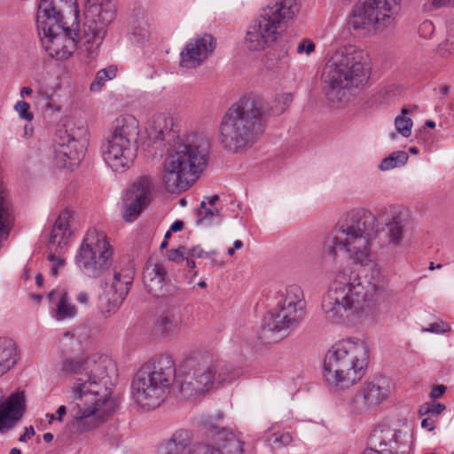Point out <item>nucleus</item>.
<instances>
[{
    "mask_svg": "<svg viewBox=\"0 0 454 454\" xmlns=\"http://www.w3.org/2000/svg\"><path fill=\"white\" fill-rule=\"evenodd\" d=\"M106 357L98 356L84 359L66 358L61 364L63 375L70 377L69 407L73 420L68 425L72 433H82L95 427V415L98 418L111 415L117 408V402L111 397V390L105 382L107 377Z\"/></svg>",
    "mask_w": 454,
    "mask_h": 454,
    "instance_id": "f257e3e1",
    "label": "nucleus"
},
{
    "mask_svg": "<svg viewBox=\"0 0 454 454\" xmlns=\"http://www.w3.org/2000/svg\"><path fill=\"white\" fill-rule=\"evenodd\" d=\"M292 93H282L270 106L255 96H245L231 106L222 118L219 140L232 153L250 147L262 132L266 118L283 114L293 102Z\"/></svg>",
    "mask_w": 454,
    "mask_h": 454,
    "instance_id": "f03ea898",
    "label": "nucleus"
},
{
    "mask_svg": "<svg viewBox=\"0 0 454 454\" xmlns=\"http://www.w3.org/2000/svg\"><path fill=\"white\" fill-rule=\"evenodd\" d=\"M386 287L381 269L373 265L364 278L357 274H339L330 285L322 301V311L326 321L346 324L371 307Z\"/></svg>",
    "mask_w": 454,
    "mask_h": 454,
    "instance_id": "7ed1b4c3",
    "label": "nucleus"
},
{
    "mask_svg": "<svg viewBox=\"0 0 454 454\" xmlns=\"http://www.w3.org/2000/svg\"><path fill=\"white\" fill-rule=\"evenodd\" d=\"M378 231V220L371 211L352 209L325 237L323 254L336 262L339 253H345L355 263L366 264Z\"/></svg>",
    "mask_w": 454,
    "mask_h": 454,
    "instance_id": "20e7f679",
    "label": "nucleus"
},
{
    "mask_svg": "<svg viewBox=\"0 0 454 454\" xmlns=\"http://www.w3.org/2000/svg\"><path fill=\"white\" fill-rule=\"evenodd\" d=\"M73 0H40L36 24L41 43L51 58L64 60L68 59L81 43V54L90 62L93 59L87 57L82 29H70L63 22V11Z\"/></svg>",
    "mask_w": 454,
    "mask_h": 454,
    "instance_id": "39448f33",
    "label": "nucleus"
},
{
    "mask_svg": "<svg viewBox=\"0 0 454 454\" xmlns=\"http://www.w3.org/2000/svg\"><path fill=\"white\" fill-rule=\"evenodd\" d=\"M209 143L199 135L187 136L168 149L163 163L162 183L168 192L190 188L207 164Z\"/></svg>",
    "mask_w": 454,
    "mask_h": 454,
    "instance_id": "423d86ee",
    "label": "nucleus"
},
{
    "mask_svg": "<svg viewBox=\"0 0 454 454\" xmlns=\"http://www.w3.org/2000/svg\"><path fill=\"white\" fill-rule=\"evenodd\" d=\"M367 53L353 44L339 48L326 62L322 74L323 90L328 101L344 104L352 90L366 82Z\"/></svg>",
    "mask_w": 454,
    "mask_h": 454,
    "instance_id": "0eeeda50",
    "label": "nucleus"
},
{
    "mask_svg": "<svg viewBox=\"0 0 454 454\" xmlns=\"http://www.w3.org/2000/svg\"><path fill=\"white\" fill-rule=\"evenodd\" d=\"M368 359V347L363 340L343 339L326 352L324 377L331 385L348 387L364 377Z\"/></svg>",
    "mask_w": 454,
    "mask_h": 454,
    "instance_id": "6e6552de",
    "label": "nucleus"
},
{
    "mask_svg": "<svg viewBox=\"0 0 454 454\" xmlns=\"http://www.w3.org/2000/svg\"><path fill=\"white\" fill-rule=\"evenodd\" d=\"M176 364L172 356L160 355L145 363L131 382V395L141 407H158L168 396L176 379Z\"/></svg>",
    "mask_w": 454,
    "mask_h": 454,
    "instance_id": "1a4fd4ad",
    "label": "nucleus"
},
{
    "mask_svg": "<svg viewBox=\"0 0 454 454\" xmlns=\"http://www.w3.org/2000/svg\"><path fill=\"white\" fill-rule=\"evenodd\" d=\"M190 371L180 381L179 391L185 399L203 395L231 383L239 372L230 368L225 362L201 354L186 361Z\"/></svg>",
    "mask_w": 454,
    "mask_h": 454,
    "instance_id": "9d476101",
    "label": "nucleus"
},
{
    "mask_svg": "<svg viewBox=\"0 0 454 454\" xmlns=\"http://www.w3.org/2000/svg\"><path fill=\"white\" fill-rule=\"evenodd\" d=\"M300 12V0H270L260 16L252 21L246 35L250 51H261L274 43L282 23L292 20Z\"/></svg>",
    "mask_w": 454,
    "mask_h": 454,
    "instance_id": "9b49d317",
    "label": "nucleus"
},
{
    "mask_svg": "<svg viewBox=\"0 0 454 454\" xmlns=\"http://www.w3.org/2000/svg\"><path fill=\"white\" fill-rule=\"evenodd\" d=\"M139 122L131 114L117 117L111 127V135L102 147L106 164L115 172H123L137 157Z\"/></svg>",
    "mask_w": 454,
    "mask_h": 454,
    "instance_id": "f8f14e48",
    "label": "nucleus"
},
{
    "mask_svg": "<svg viewBox=\"0 0 454 454\" xmlns=\"http://www.w3.org/2000/svg\"><path fill=\"white\" fill-rule=\"evenodd\" d=\"M400 0H363L348 16V25L361 34L380 33L391 27L398 13Z\"/></svg>",
    "mask_w": 454,
    "mask_h": 454,
    "instance_id": "ddd939ff",
    "label": "nucleus"
},
{
    "mask_svg": "<svg viewBox=\"0 0 454 454\" xmlns=\"http://www.w3.org/2000/svg\"><path fill=\"white\" fill-rule=\"evenodd\" d=\"M113 249L104 231L90 229L75 255V263L88 278L102 277L112 264Z\"/></svg>",
    "mask_w": 454,
    "mask_h": 454,
    "instance_id": "4468645a",
    "label": "nucleus"
},
{
    "mask_svg": "<svg viewBox=\"0 0 454 454\" xmlns=\"http://www.w3.org/2000/svg\"><path fill=\"white\" fill-rule=\"evenodd\" d=\"M117 12L116 0H85L83 38L89 43L87 57L96 59L106 35L107 27L114 21Z\"/></svg>",
    "mask_w": 454,
    "mask_h": 454,
    "instance_id": "2eb2a0df",
    "label": "nucleus"
},
{
    "mask_svg": "<svg viewBox=\"0 0 454 454\" xmlns=\"http://www.w3.org/2000/svg\"><path fill=\"white\" fill-rule=\"evenodd\" d=\"M306 309L277 306L275 312L264 317L260 339L265 342H275L287 335L305 318Z\"/></svg>",
    "mask_w": 454,
    "mask_h": 454,
    "instance_id": "dca6fc26",
    "label": "nucleus"
},
{
    "mask_svg": "<svg viewBox=\"0 0 454 454\" xmlns=\"http://www.w3.org/2000/svg\"><path fill=\"white\" fill-rule=\"evenodd\" d=\"M368 445V449H374L378 454H409L412 447V434L410 431L381 425L371 433Z\"/></svg>",
    "mask_w": 454,
    "mask_h": 454,
    "instance_id": "f3484780",
    "label": "nucleus"
},
{
    "mask_svg": "<svg viewBox=\"0 0 454 454\" xmlns=\"http://www.w3.org/2000/svg\"><path fill=\"white\" fill-rule=\"evenodd\" d=\"M153 187V178L142 176L128 189L123 198V219L131 223L141 214L151 199Z\"/></svg>",
    "mask_w": 454,
    "mask_h": 454,
    "instance_id": "a211bd4d",
    "label": "nucleus"
},
{
    "mask_svg": "<svg viewBox=\"0 0 454 454\" xmlns=\"http://www.w3.org/2000/svg\"><path fill=\"white\" fill-rule=\"evenodd\" d=\"M390 395V382L384 376L366 380L353 397V403L358 411L373 408L380 404Z\"/></svg>",
    "mask_w": 454,
    "mask_h": 454,
    "instance_id": "6ab92c4d",
    "label": "nucleus"
},
{
    "mask_svg": "<svg viewBox=\"0 0 454 454\" xmlns=\"http://www.w3.org/2000/svg\"><path fill=\"white\" fill-rule=\"evenodd\" d=\"M133 283V271L125 270L114 274L110 289L100 298L101 311L105 315L115 313L129 292Z\"/></svg>",
    "mask_w": 454,
    "mask_h": 454,
    "instance_id": "aec40b11",
    "label": "nucleus"
},
{
    "mask_svg": "<svg viewBox=\"0 0 454 454\" xmlns=\"http://www.w3.org/2000/svg\"><path fill=\"white\" fill-rule=\"evenodd\" d=\"M216 40L210 34L191 39L180 53V66L196 68L201 66L214 52Z\"/></svg>",
    "mask_w": 454,
    "mask_h": 454,
    "instance_id": "412c9836",
    "label": "nucleus"
},
{
    "mask_svg": "<svg viewBox=\"0 0 454 454\" xmlns=\"http://www.w3.org/2000/svg\"><path fill=\"white\" fill-rule=\"evenodd\" d=\"M48 299L52 305V317L57 321L70 320L77 316L78 309L72 302L66 289L52 290L49 293Z\"/></svg>",
    "mask_w": 454,
    "mask_h": 454,
    "instance_id": "4be33fe9",
    "label": "nucleus"
},
{
    "mask_svg": "<svg viewBox=\"0 0 454 454\" xmlns=\"http://www.w3.org/2000/svg\"><path fill=\"white\" fill-rule=\"evenodd\" d=\"M188 454H223L216 443L211 419L202 422L198 441L189 450Z\"/></svg>",
    "mask_w": 454,
    "mask_h": 454,
    "instance_id": "5701e85b",
    "label": "nucleus"
},
{
    "mask_svg": "<svg viewBox=\"0 0 454 454\" xmlns=\"http://www.w3.org/2000/svg\"><path fill=\"white\" fill-rule=\"evenodd\" d=\"M54 144L58 159L67 157L74 160H81L84 155L83 145L71 136L67 129H58Z\"/></svg>",
    "mask_w": 454,
    "mask_h": 454,
    "instance_id": "b1692460",
    "label": "nucleus"
},
{
    "mask_svg": "<svg viewBox=\"0 0 454 454\" xmlns=\"http://www.w3.org/2000/svg\"><path fill=\"white\" fill-rule=\"evenodd\" d=\"M167 271L161 263L148 262L143 271V282L147 292L153 297L161 295L166 286Z\"/></svg>",
    "mask_w": 454,
    "mask_h": 454,
    "instance_id": "393cba45",
    "label": "nucleus"
},
{
    "mask_svg": "<svg viewBox=\"0 0 454 454\" xmlns=\"http://www.w3.org/2000/svg\"><path fill=\"white\" fill-rule=\"evenodd\" d=\"M150 36V26L145 11L141 8L135 10L129 22V40L134 44L144 45L149 41Z\"/></svg>",
    "mask_w": 454,
    "mask_h": 454,
    "instance_id": "a878e982",
    "label": "nucleus"
},
{
    "mask_svg": "<svg viewBox=\"0 0 454 454\" xmlns=\"http://www.w3.org/2000/svg\"><path fill=\"white\" fill-rule=\"evenodd\" d=\"M214 434L217 446L223 454H243L244 442L240 434L214 423Z\"/></svg>",
    "mask_w": 454,
    "mask_h": 454,
    "instance_id": "bb28decb",
    "label": "nucleus"
},
{
    "mask_svg": "<svg viewBox=\"0 0 454 454\" xmlns=\"http://www.w3.org/2000/svg\"><path fill=\"white\" fill-rule=\"evenodd\" d=\"M72 218V212L69 209H64L56 220L50 237V244L55 245L62 249L66 247L71 236L69 229V221Z\"/></svg>",
    "mask_w": 454,
    "mask_h": 454,
    "instance_id": "cd10ccee",
    "label": "nucleus"
},
{
    "mask_svg": "<svg viewBox=\"0 0 454 454\" xmlns=\"http://www.w3.org/2000/svg\"><path fill=\"white\" fill-rule=\"evenodd\" d=\"M24 407L25 396L23 393H13L0 405V415L8 423L13 425L22 416Z\"/></svg>",
    "mask_w": 454,
    "mask_h": 454,
    "instance_id": "c85d7f7f",
    "label": "nucleus"
},
{
    "mask_svg": "<svg viewBox=\"0 0 454 454\" xmlns=\"http://www.w3.org/2000/svg\"><path fill=\"white\" fill-rule=\"evenodd\" d=\"M24 407L25 396L23 393H13L0 405V415L8 423L13 425L22 416Z\"/></svg>",
    "mask_w": 454,
    "mask_h": 454,
    "instance_id": "c756f323",
    "label": "nucleus"
},
{
    "mask_svg": "<svg viewBox=\"0 0 454 454\" xmlns=\"http://www.w3.org/2000/svg\"><path fill=\"white\" fill-rule=\"evenodd\" d=\"M172 127L173 121L171 118L163 114L155 115L153 120V125L148 132L149 137L153 143L169 142L175 137Z\"/></svg>",
    "mask_w": 454,
    "mask_h": 454,
    "instance_id": "7c9ffc66",
    "label": "nucleus"
},
{
    "mask_svg": "<svg viewBox=\"0 0 454 454\" xmlns=\"http://www.w3.org/2000/svg\"><path fill=\"white\" fill-rule=\"evenodd\" d=\"M277 306L291 307L306 309V301L303 290L298 285H289L284 291L278 293Z\"/></svg>",
    "mask_w": 454,
    "mask_h": 454,
    "instance_id": "2f4dec72",
    "label": "nucleus"
},
{
    "mask_svg": "<svg viewBox=\"0 0 454 454\" xmlns=\"http://www.w3.org/2000/svg\"><path fill=\"white\" fill-rule=\"evenodd\" d=\"M14 222L12 206L5 189L0 184V239H7Z\"/></svg>",
    "mask_w": 454,
    "mask_h": 454,
    "instance_id": "473e14b6",
    "label": "nucleus"
},
{
    "mask_svg": "<svg viewBox=\"0 0 454 454\" xmlns=\"http://www.w3.org/2000/svg\"><path fill=\"white\" fill-rule=\"evenodd\" d=\"M16 343L10 338L0 337V376L10 371L17 363Z\"/></svg>",
    "mask_w": 454,
    "mask_h": 454,
    "instance_id": "72a5a7b5",
    "label": "nucleus"
},
{
    "mask_svg": "<svg viewBox=\"0 0 454 454\" xmlns=\"http://www.w3.org/2000/svg\"><path fill=\"white\" fill-rule=\"evenodd\" d=\"M192 437L190 430H176L166 443V454H184L192 443Z\"/></svg>",
    "mask_w": 454,
    "mask_h": 454,
    "instance_id": "f704fd0d",
    "label": "nucleus"
},
{
    "mask_svg": "<svg viewBox=\"0 0 454 454\" xmlns=\"http://www.w3.org/2000/svg\"><path fill=\"white\" fill-rule=\"evenodd\" d=\"M178 309L172 308L162 312L156 321V328L162 333H169L177 329L178 326Z\"/></svg>",
    "mask_w": 454,
    "mask_h": 454,
    "instance_id": "c9c22d12",
    "label": "nucleus"
},
{
    "mask_svg": "<svg viewBox=\"0 0 454 454\" xmlns=\"http://www.w3.org/2000/svg\"><path fill=\"white\" fill-rule=\"evenodd\" d=\"M401 88L396 84H388L380 89L373 96L372 100L375 104L388 105L401 96Z\"/></svg>",
    "mask_w": 454,
    "mask_h": 454,
    "instance_id": "e433bc0d",
    "label": "nucleus"
},
{
    "mask_svg": "<svg viewBox=\"0 0 454 454\" xmlns=\"http://www.w3.org/2000/svg\"><path fill=\"white\" fill-rule=\"evenodd\" d=\"M387 235L390 242L399 244L403 237L405 222L401 215H395L386 224Z\"/></svg>",
    "mask_w": 454,
    "mask_h": 454,
    "instance_id": "4c0bfd02",
    "label": "nucleus"
},
{
    "mask_svg": "<svg viewBox=\"0 0 454 454\" xmlns=\"http://www.w3.org/2000/svg\"><path fill=\"white\" fill-rule=\"evenodd\" d=\"M116 74L117 68L114 65L98 70L96 74L95 79L90 83V90L93 92H99L105 86L106 82L114 79L116 76Z\"/></svg>",
    "mask_w": 454,
    "mask_h": 454,
    "instance_id": "58836bf2",
    "label": "nucleus"
},
{
    "mask_svg": "<svg viewBox=\"0 0 454 454\" xmlns=\"http://www.w3.org/2000/svg\"><path fill=\"white\" fill-rule=\"evenodd\" d=\"M409 159L408 153L404 151H396L392 153L389 156L383 159L380 163V169L387 171L395 168H399L406 164Z\"/></svg>",
    "mask_w": 454,
    "mask_h": 454,
    "instance_id": "ea45409f",
    "label": "nucleus"
},
{
    "mask_svg": "<svg viewBox=\"0 0 454 454\" xmlns=\"http://www.w3.org/2000/svg\"><path fill=\"white\" fill-rule=\"evenodd\" d=\"M222 221L217 208L197 209V223L212 225Z\"/></svg>",
    "mask_w": 454,
    "mask_h": 454,
    "instance_id": "a19ab883",
    "label": "nucleus"
},
{
    "mask_svg": "<svg viewBox=\"0 0 454 454\" xmlns=\"http://www.w3.org/2000/svg\"><path fill=\"white\" fill-rule=\"evenodd\" d=\"M446 409L444 404L436 403L434 402H427L419 406V416L423 418L425 416L433 417L437 420L438 416Z\"/></svg>",
    "mask_w": 454,
    "mask_h": 454,
    "instance_id": "79ce46f5",
    "label": "nucleus"
},
{
    "mask_svg": "<svg viewBox=\"0 0 454 454\" xmlns=\"http://www.w3.org/2000/svg\"><path fill=\"white\" fill-rule=\"evenodd\" d=\"M292 441V435L287 432H275L268 438L269 445L275 450L289 445Z\"/></svg>",
    "mask_w": 454,
    "mask_h": 454,
    "instance_id": "37998d69",
    "label": "nucleus"
},
{
    "mask_svg": "<svg viewBox=\"0 0 454 454\" xmlns=\"http://www.w3.org/2000/svg\"><path fill=\"white\" fill-rule=\"evenodd\" d=\"M413 121L411 118L398 115L395 119V127L399 134L404 137H409L411 134Z\"/></svg>",
    "mask_w": 454,
    "mask_h": 454,
    "instance_id": "c03bdc74",
    "label": "nucleus"
},
{
    "mask_svg": "<svg viewBox=\"0 0 454 454\" xmlns=\"http://www.w3.org/2000/svg\"><path fill=\"white\" fill-rule=\"evenodd\" d=\"M437 53L442 59H449L454 55V35H449L438 45Z\"/></svg>",
    "mask_w": 454,
    "mask_h": 454,
    "instance_id": "a18cd8bd",
    "label": "nucleus"
},
{
    "mask_svg": "<svg viewBox=\"0 0 454 454\" xmlns=\"http://www.w3.org/2000/svg\"><path fill=\"white\" fill-rule=\"evenodd\" d=\"M316 50V44L309 38H302L296 48V51L299 55H311Z\"/></svg>",
    "mask_w": 454,
    "mask_h": 454,
    "instance_id": "49530a36",
    "label": "nucleus"
},
{
    "mask_svg": "<svg viewBox=\"0 0 454 454\" xmlns=\"http://www.w3.org/2000/svg\"><path fill=\"white\" fill-rule=\"evenodd\" d=\"M187 254V248L185 247H179L176 249H171L167 253V257L169 261L174 262L177 264L182 263L184 261V257Z\"/></svg>",
    "mask_w": 454,
    "mask_h": 454,
    "instance_id": "de8ad7c7",
    "label": "nucleus"
},
{
    "mask_svg": "<svg viewBox=\"0 0 454 454\" xmlns=\"http://www.w3.org/2000/svg\"><path fill=\"white\" fill-rule=\"evenodd\" d=\"M14 109L18 112L19 115L26 120V121H32L33 120V114L29 111L30 106L28 103H27L24 100H20L15 104Z\"/></svg>",
    "mask_w": 454,
    "mask_h": 454,
    "instance_id": "09e8293b",
    "label": "nucleus"
},
{
    "mask_svg": "<svg viewBox=\"0 0 454 454\" xmlns=\"http://www.w3.org/2000/svg\"><path fill=\"white\" fill-rule=\"evenodd\" d=\"M50 262H52L51 267V275L52 277H57L59 274V270L64 268L66 265V261L64 258L57 257L55 254H51L48 256Z\"/></svg>",
    "mask_w": 454,
    "mask_h": 454,
    "instance_id": "8fccbe9b",
    "label": "nucleus"
},
{
    "mask_svg": "<svg viewBox=\"0 0 454 454\" xmlns=\"http://www.w3.org/2000/svg\"><path fill=\"white\" fill-rule=\"evenodd\" d=\"M215 254V251L205 252L200 246L187 248V255L197 258L209 257Z\"/></svg>",
    "mask_w": 454,
    "mask_h": 454,
    "instance_id": "3c124183",
    "label": "nucleus"
},
{
    "mask_svg": "<svg viewBox=\"0 0 454 454\" xmlns=\"http://www.w3.org/2000/svg\"><path fill=\"white\" fill-rule=\"evenodd\" d=\"M434 32V24L430 20L423 21L419 27V33L423 37H429Z\"/></svg>",
    "mask_w": 454,
    "mask_h": 454,
    "instance_id": "603ef678",
    "label": "nucleus"
},
{
    "mask_svg": "<svg viewBox=\"0 0 454 454\" xmlns=\"http://www.w3.org/2000/svg\"><path fill=\"white\" fill-rule=\"evenodd\" d=\"M55 160L59 167L60 168H68L74 164H76L79 160H74L67 157H59L58 159L57 150H55Z\"/></svg>",
    "mask_w": 454,
    "mask_h": 454,
    "instance_id": "864d4df0",
    "label": "nucleus"
},
{
    "mask_svg": "<svg viewBox=\"0 0 454 454\" xmlns=\"http://www.w3.org/2000/svg\"><path fill=\"white\" fill-rule=\"evenodd\" d=\"M421 427L428 431H433L436 427V419L433 417L425 416L422 419Z\"/></svg>",
    "mask_w": 454,
    "mask_h": 454,
    "instance_id": "5fc2aeb1",
    "label": "nucleus"
},
{
    "mask_svg": "<svg viewBox=\"0 0 454 454\" xmlns=\"http://www.w3.org/2000/svg\"><path fill=\"white\" fill-rule=\"evenodd\" d=\"M446 389L447 387L444 385H436L432 388L430 397L433 400L438 399L445 393Z\"/></svg>",
    "mask_w": 454,
    "mask_h": 454,
    "instance_id": "6e6d98bb",
    "label": "nucleus"
},
{
    "mask_svg": "<svg viewBox=\"0 0 454 454\" xmlns=\"http://www.w3.org/2000/svg\"><path fill=\"white\" fill-rule=\"evenodd\" d=\"M43 98L45 99V106L47 109L51 110L53 112H59L60 107L53 102L52 97L49 95H43Z\"/></svg>",
    "mask_w": 454,
    "mask_h": 454,
    "instance_id": "4d7b16f0",
    "label": "nucleus"
},
{
    "mask_svg": "<svg viewBox=\"0 0 454 454\" xmlns=\"http://www.w3.org/2000/svg\"><path fill=\"white\" fill-rule=\"evenodd\" d=\"M34 435H35L34 427H26L25 432L20 436L19 441L25 442Z\"/></svg>",
    "mask_w": 454,
    "mask_h": 454,
    "instance_id": "13d9d810",
    "label": "nucleus"
},
{
    "mask_svg": "<svg viewBox=\"0 0 454 454\" xmlns=\"http://www.w3.org/2000/svg\"><path fill=\"white\" fill-rule=\"evenodd\" d=\"M75 300L77 302L82 305H87L89 303V294L86 292H80L75 295Z\"/></svg>",
    "mask_w": 454,
    "mask_h": 454,
    "instance_id": "bf43d9fd",
    "label": "nucleus"
},
{
    "mask_svg": "<svg viewBox=\"0 0 454 454\" xmlns=\"http://www.w3.org/2000/svg\"><path fill=\"white\" fill-rule=\"evenodd\" d=\"M427 331H429L431 333H441L445 332V329L443 328L442 324L434 323V324L430 325V328L427 329Z\"/></svg>",
    "mask_w": 454,
    "mask_h": 454,
    "instance_id": "052dcab7",
    "label": "nucleus"
},
{
    "mask_svg": "<svg viewBox=\"0 0 454 454\" xmlns=\"http://www.w3.org/2000/svg\"><path fill=\"white\" fill-rule=\"evenodd\" d=\"M453 4L454 0H433V5L438 8Z\"/></svg>",
    "mask_w": 454,
    "mask_h": 454,
    "instance_id": "680f3d73",
    "label": "nucleus"
},
{
    "mask_svg": "<svg viewBox=\"0 0 454 454\" xmlns=\"http://www.w3.org/2000/svg\"><path fill=\"white\" fill-rule=\"evenodd\" d=\"M67 413V407L65 405H60L55 412L56 420L62 421L63 416Z\"/></svg>",
    "mask_w": 454,
    "mask_h": 454,
    "instance_id": "e2e57ef3",
    "label": "nucleus"
},
{
    "mask_svg": "<svg viewBox=\"0 0 454 454\" xmlns=\"http://www.w3.org/2000/svg\"><path fill=\"white\" fill-rule=\"evenodd\" d=\"M184 228V223L181 221V220H176L175 221L171 226H170V231H172L173 232H176V231H182Z\"/></svg>",
    "mask_w": 454,
    "mask_h": 454,
    "instance_id": "0e129e2a",
    "label": "nucleus"
},
{
    "mask_svg": "<svg viewBox=\"0 0 454 454\" xmlns=\"http://www.w3.org/2000/svg\"><path fill=\"white\" fill-rule=\"evenodd\" d=\"M13 427L12 423H8L4 418L0 415V431L4 429H11Z\"/></svg>",
    "mask_w": 454,
    "mask_h": 454,
    "instance_id": "69168bd1",
    "label": "nucleus"
},
{
    "mask_svg": "<svg viewBox=\"0 0 454 454\" xmlns=\"http://www.w3.org/2000/svg\"><path fill=\"white\" fill-rule=\"evenodd\" d=\"M192 258L193 257L188 256L187 254L184 257V261H186V266L189 270H192L196 267V263Z\"/></svg>",
    "mask_w": 454,
    "mask_h": 454,
    "instance_id": "338daca9",
    "label": "nucleus"
},
{
    "mask_svg": "<svg viewBox=\"0 0 454 454\" xmlns=\"http://www.w3.org/2000/svg\"><path fill=\"white\" fill-rule=\"evenodd\" d=\"M205 200H207L209 205L214 206L219 200V196L216 194L212 196H207L205 197Z\"/></svg>",
    "mask_w": 454,
    "mask_h": 454,
    "instance_id": "774afa93",
    "label": "nucleus"
}]
</instances>
